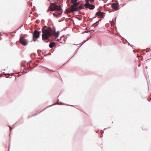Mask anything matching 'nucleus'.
Here are the masks:
<instances>
[{
	"instance_id": "obj_4",
	"label": "nucleus",
	"mask_w": 151,
	"mask_h": 151,
	"mask_svg": "<svg viewBox=\"0 0 151 151\" xmlns=\"http://www.w3.org/2000/svg\"><path fill=\"white\" fill-rule=\"evenodd\" d=\"M51 4H53V6L54 7L55 9V10H57L59 11V12H60L61 10H63V9L61 8V6L60 5H58L56 3H53Z\"/></svg>"
},
{
	"instance_id": "obj_28",
	"label": "nucleus",
	"mask_w": 151,
	"mask_h": 151,
	"mask_svg": "<svg viewBox=\"0 0 151 151\" xmlns=\"http://www.w3.org/2000/svg\"><path fill=\"white\" fill-rule=\"evenodd\" d=\"M86 3H88V2H89V0H86Z\"/></svg>"
},
{
	"instance_id": "obj_3",
	"label": "nucleus",
	"mask_w": 151,
	"mask_h": 151,
	"mask_svg": "<svg viewBox=\"0 0 151 151\" xmlns=\"http://www.w3.org/2000/svg\"><path fill=\"white\" fill-rule=\"evenodd\" d=\"M32 38L33 40L35 42L36 40L40 37V32L37 30H35L33 34Z\"/></svg>"
},
{
	"instance_id": "obj_50",
	"label": "nucleus",
	"mask_w": 151,
	"mask_h": 151,
	"mask_svg": "<svg viewBox=\"0 0 151 151\" xmlns=\"http://www.w3.org/2000/svg\"><path fill=\"white\" fill-rule=\"evenodd\" d=\"M60 94H59L58 96H60Z\"/></svg>"
},
{
	"instance_id": "obj_5",
	"label": "nucleus",
	"mask_w": 151,
	"mask_h": 151,
	"mask_svg": "<svg viewBox=\"0 0 151 151\" xmlns=\"http://www.w3.org/2000/svg\"><path fill=\"white\" fill-rule=\"evenodd\" d=\"M105 13L103 12L98 11L96 13V15L99 16L100 17L104 18Z\"/></svg>"
},
{
	"instance_id": "obj_2",
	"label": "nucleus",
	"mask_w": 151,
	"mask_h": 151,
	"mask_svg": "<svg viewBox=\"0 0 151 151\" xmlns=\"http://www.w3.org/2000/svg\"><path fill=\"white\" fill-rule=\"evenodd\" d=\"M19 40L20 43L22 45L25 46L27 45V41L25 37L20 36Z\"/></svg>"
},
{
	"instance_id": "obj_34",
	"label": "nucleus",
	"mask_w": 151,
	"mask_h": 151,
	"mask_svg": "<svg viewBox=\"0 0 151 151\" xmlns=\"http://www.w3.org/2000/svg\"><path fill=\"white\" fill-rule=\"evenodd\" d=\"M74 55H73V56L69 59V60H70V59L72 57H73L74 56Z\"/></svg>"
},
{
	"instance_id": "obj_18",
	"label": "nucleus",
	"mask_w": 151,
	"mask_h": 151,
	"mask_svg": "<svg viewBox=\"0 0 151 151\" xmlns=\"http://www.w3.org/2000/svg\"><path fill=\"white\" fill-rule=\"evenodd\" d=\"M48 27H47L46 26H45L44 27H43L42 28V30H44V29H47L48 28Z\"/></svg>"
},
{
	"instance_id": "obj_48",
	"label": "nucleus",
	"mask_w": 151,
	"mask_h": 151,
	"mask_svg": "<svg viewBox=\"0 0 151 151\" xmlns=\"http://www.w3.org/2000/svg\"><path fill=\"white\" fill-rule=\"evenodd\" d=\"M43 54V53L42 52V54Z\"/></svg>"
},
{
	"instance_id": "obj_31",
	"label": "nucleus",
	"mask_w": 151,
	"mask_h": 151,
	"mask_svg": "<svg viewBox=\"0 0 151 151\" xmlns=\"http://www.w3.org/2000/svg\"><path fill=\"white\" fill-rule=\"evenodd\" d=\"M36 61L37 62H39V60H36Z\"/></svg>"
},
{
	"instance_id": "obj_51",
	"label": "nucleus",
	"mask_w": 151,
	"mask_h": 151,
	"mask_svg": "<svg viewBox=\"0 0 151 151\" xmlns=\"http://www.w3.org/2000/svg\"><path fill=\"white\" fill-rule=\"evenodd\" d=\"M30 0V1H32V0Z\"/></svg>"
},
{
	"instance_id": "obj_9",
	"label": "nucleus",
	"mask_w": 151,
	"mask_h": 151,
	"mask_svg": "<svg viewBox=\"0 0 151 151\" xmlns=\"http://www.w3.org/2000/svg\"><path fill=\"white\" fill-rule=\"evenodd\" d=\"M62 12L63 11L62 10L60 12H56L55 13H53L52 14L54 16L57 17H58L61 15Z\"/></svg>"
},
{
	"instance_id": "obj_24",
	"label": "nucleus",
	"mask_w": 151,
	"mask_h": 151,
	"mask_svg": "<svg viewBox=\"0 0 151 151\" xmlns=\"http://www.w3.org/2000/svg\"><path fill=\"white\" fill-rule=\"evenodd\" d=\"M10 139L9 140V149H8V151H9V147H10Z\"/></svg>"
},
{
	"instance_id": "obj_17",
	"label": "nucleus",
	"mask_w": 151,
	"mask_h": 151,
	"mask_svg": "<svg viewBox=\"0 0 151 151\" xmlns=\"http://www.w3.org/2000/svg\"><path fill=\"white\" fill-rule=\"evenodd\" d=\"M88 3H90L89 2H88V3H86L84 4H83V7H85L86 8V9H87L88 8L89 6Z\"/></svg>"
},
{
	"instance_id": "obj_8",
	"label": "nucleus",
	"mask_w": 151,
	"mask_h": 151,
	"mask_svg": "<svg viewBox=\"0 0 151 151\" xmlns=\"http://www.w3.org/2000/svg\"><path fill=\"white\" fill-rule=\"evenodd\" d=\"M83 9H84V7H83V4H82L78 7H76V9H74V11L76 12Z\"/></svg>"
},
{
	"instance_id": "obj_33",
	"label": "nucleus",
	"mask_w": 151,
	"mask_h": 151,
	"mask_svg": "<svg viewBox=\"0 0 151 151\" xmlns=\"http://www.w3.org/2000/svg\"><path fill=\"white\" fill-rule=\"evenodd\" d=\"M95 31V30H91V31H93V32H94V31Z\"/></svg>"
},
{
	"instance_id": "obj_40",
	"label": "nucleus",
	"mask_w": 151,
	"mask_h": 151,
	"mask_svg": "<svg viewBox=\"0 0 151 151\" xmlns=\"http://www.w3.org/2000/svg\"><path fill=\"white\" fill-rule=\"evenodd\" d=\"M30 118V116H28L27 117V118Z\"/></svg>"
},
{
	"instance_id": "obj_45",
	"label": "nucleus",
	"mask_w": 151,
	"mask_h": 151,
	"mask_svg": "<svg viewBox=\"0 0 151 151\" xmlns=\"http://www.w3.org/2000/svg\"><path fill=\"white\" fill-rule=\"evenodd\" d=\"M35 64H36V65H38V64H35Z\"/></svg>"
},
{
	"instance_id": "obj_7",
	"label": "nucleus",
	"mask_w": 151,
	"mask_h": 151,
	"mask_svg": "<svg viewBox=\"0 0 151 151\" xmlns=\"http://www.w3.org/2000/svg\"><path fill=\"white\" fill-rule=\"evenodd\" d=\"M118 3H114L112 4L111 7L113 9H115V10H117L119 9L118 8Z\"/></svg>"
},
{
	"instance_id": "obj_27",
	"label": "nucleus",
	"mask_w": 151,
	"mask_h": 151,
	"mask_svg": "<svg viewBox=\"0 0 151 151\" xmlns=\"http://www.w3.org/2000/svg\"><path fill=\"white\" fill-rule=\"evenodd\" d=\"M12 128H10V133H11V130H12ZM9 137H10V134H9Z\"/></svg>"
},
{
	"instance_id": "obj_16",
	"label": "nucleus",
	"mask_w": 151,
	"mask_h": 151,
	"mask_svg": "<svg viewBox=\"0 0 151 151\" xmlns=\"http://www.w3.org/2000/svg\"><path fill=\"white\" fill-rule=\"evenodd\" d=\"M88 4H89V6L88 8L90 9L93 10L94 9L95 6L94 5L91 4L90 3H88Z\"/></svg>"
},
{
	"instance_id": "obj_25",
	"label": "nucleus",
	"mask_w": 151,
	"mask_h": 151,
	"mask_svg": "<svg viewBox=\"0 0 151 151\" xmlns=\"http://www.w3.org/2000/svg\"><path fill=\"white\" fill-rule=\"evenodd\" d=\"M76 18L78 20H79V21H80L81 20V18H79L78 17H76Z\"/></svg>"
},
{
	"instance_id": "obj_15",
	"label": "nucleus",
	"mask_w": 151,
	"mask_h": 151,
	"mask_svg": "<svg viewBox=\"0 0 151 151\" xmlns=\"http://www.w3.org/2000/svg\"><path fill=\"white\" fill-rule=\"evenodd\" d=\"M54 42H52V40H51L49 45V47L50 48H53L54 47Z\"/></svg>"
},
{
	"instance_id": "obj_21",
	"label": "nucleus",
	"mask_w": 151,
	"mask_h": 151,
	"mask_svg": "<svg viewBox=\"0 0 151 151\" xmlns=\"http://www.w3.org/2000/svg\"><path fill=\"white\" fill-rule=\"evenodd\" d=\"M57 102L59 104H65V103H63L61 101H60V102H59V99H58V101H57Z\"/></svg>"
},
{
	"instance_id": "obj_29",
	"label": "nucleus",
	"mask_w": 151,
	"mask_h": 151,
	"mask_svg": "<svg viewBox=\"0 0 151 151\" xmlns=\"http://www.w3.org/2000/svg\"><path fill=\"white\" fill-rule=\"evenodd\" d=\"M3 74H4L5 75H8V74H9V73H5L4 72H3Z\"/></svg>"
},
{
	"instance_id": "obj_1",
	"label": "nucleus",
	"mask_w": 151,
	"mask_h": 151,
	"mask_svg": "<svg viewBox=\"0 0 151 151\" xmlns=\"http://www.w3.org/2000/svg\"><path fill=\"white\" fill-rule=\"evenodd\" d=\"M42 38L43 40H48L50 37L52 36V32L51 27H48L47 29L42 30Z\"/></svg>"
},
{
	"instance_id": "obj_44",
	"label": "nucleus",
	"mask_w": 151,
	"mask_h": 151,
	"mask_svg": "<svg viewBox=\"0 0 151 151\" xmlns=\"http://www.w3.org/2000/svg\"><path fill=\"white\" fill-rule=\"evenodd\" d=\"M27 65H28V64H29V62H28V63H27Z\"/></svg>"
},
{
	"instance_id": "obj_35",
	"label": "nucleus",
	"mask_w": 151,
	"mask_h": 151,
	"mask_svg": "<svg viewBox=\"0 0 151 151\" xmlns=\"http://www.w3.org/2000/svg\"><path fill=\"white\" fill-rule=\"evenodd\" d=\"M88 32V31H85V32Z\"/></svg>"
},
{
	"instance_id": "obj_49",
	"label": "nucleus",
	"mask_w": 151,
	"mask_h": 151,
	"mask_svg": "<svg viewBox=\"0 0 151 151\" xmlns=\"http://www.w3.org/2000/svg\"><path fill=\"white\" fill-rule=\"evenodd\" d=\"M27 69L28 70V68H27Z\"/></svg>"
},
{
	"instance_id": "obj_19",
	"label": "nucleus",
	"mask_w": 151,
	"mask_h": 151,
	"mask_svg": "<svg viewBox=\"0 0 151 151\" xmlns=\"http://www.w3.org/2000/svg\"><path fill=\"white\" fill-rule=\"evenodd\" d=\"M33 55H34V56H35L36 55V54L35 53H34L30 55V57L32 58V59L33 58Z\"/></svg>"
},
{
	"instance_id": "obj_39",
	"label": "nucleus",
	"mask_w": 151,
	"mask_h": 151,
	"mask_svg": "<svg viewBox=\"0 0 151 151\" xmlns=\"http://www.w3.org/2000/svg\"><path fill=\"white\" fill-rule=\"evenodd\" d=\"M151 59V58H148L147 60H150Z\"/></svg>"
},
{
	"instance_id": "obj_30",
	"label": "nucleus",
	"mask_w": 151,
	"mask_h": 151,
	"mask_svg": "<svg viewBox=\"0 0 151 151\" xmlns=\"http://www.w3.org/2000/svg\"><path fill=\"white\" fill-rule=\"evenodd\" d=\"M6 78H11V76H8V77H6Z\"/></svg>"
},
{
	"instance_id": "obj_32",
	"label": "nucleus",
	"mask_w": 151,
	"mask_h": 151,
	"mask_svg": "<svg viewBox=\"0 0 151 151\" xmlns=\"http://www.w3.org/2000/svg\"><path fill=\"white\" fill-rule=\"evenodd\" d=\"M96 16H94V17H93L92 18H96Z\"/></svg>"
},
{
	"instance_id": "obj_20",
	"label": "nucleus",
	"mask_w": 151,
	"mask_h": 151,
	"mask_svg": "<svg viewBox=\"0 0 151 151\" xmlns=\"http://www.w3.org/2000/svg\"><path fill=\"white\" fill-rule=\"evenodd\" d=\"M58 37H55V38L53 40H52V41H59V40L58 38H57Z\"/></svg>"
},
{
	"instance_id": "obj_36",
	"label": "nucleus",
	"mask_w": 151,
	"mask_h": 151,
	"mask_svg": "<svg viewBox=\"0 0 151 151\" xmlns=\"http://www.w3.org/2000/svg\"><path fill=\"white\" fill-rule=\"evenodd\" d=\"M45 42H46L47 43L48 42V41H46Z\"/></svg>"
},
{
	"instance_id": "obj_52",
	"label": "nucleus",
	"mask_w": 151,
	"mask_h": 151,
	"mask_svg": "<svg viewBox=\"0 0 151 151\" xmlns=\"http://www.w3.org/2000/svg\"><path fill=\"white\" fill-rule=\"evenodd\" d=\"M99 1H100L101 0H99Z\"/></svg>"
},
{
	"instance_id": "obj_43",
	"label": "nucleus",
	"mask_w": 151,
	"mask_h": 151,
	"mask_svg": "<svg viewBox=\"0 0 151 151\" xmlns=\"http://www.w3.org/2000/svg\"><path fill=\"white\" fill-rule=\"evenodd\" d=\"M149 52V51H146V52Z\"/></svg>"
},
{
	"instance_id": "obj_47",
	"label": "nucleus",
	"mask_w": 151,
	"mask_h": 151,
	"mask_svg": "<svg viewBox=\"0 0 151 151\" xmlns=\"http://www.w3.org/2000/svg\"><path fill=\"white\" fill-rule=\"evenodd\" d=\"M131 46H133V45H131Z\"/></svg>"
},
{
	"instance_id": "obj_38",
	"label": "nucleus",
	"mask_w": 151,
	"mask_h": 151,
	"mask_svg": "<svg viewBox=\"0 0 151 151\" xmlns=\"http://www.w3.org/2000/svg\"><path fill=\"white\" fill-rule=\"evenodd\" d=\"M49 2H50V1L49 0H47Z\"/></svg>"
},
{
	"instance_id": "obj_11",
	"label": "nucleus",
	"mask_w": 151,
	"mask_h": 151,
	"mask_svg": "<svg viewBox=\"0 0 151 151\" xmlns=\"http://www.w3.org/2000/svg\"><path fill=\"white\" fill-rule=\"evenodd\" d=\"M53 4V3H50V6L49 7L47 12L49 10H50L51 11L55 10V9L54 7L53 6V4Z\"/></svg>"
},
{
	"instance_id": "obj_41",
	"label": "nucleus",
	"mask_w": 151,
	"mask_h": 151,
	"mask_svg": "<svg viewBox=\"0 0 151 151\" xmlns=\"http://www.w3.org/2000/svg\"><path fill=\"white\" fill-rule=\"evenodd\" d=\"M66 104V105H67V104ZM67 105H69V106H71V105H67Z\"/></svg>"
},
{
	"instance_id": "obj_14",
	"label": "nucleus",
	"mask_w": 151,
	"mask_h": 151,
	"mask_svg": "<svg viewBox=\"0 0 151 151\" xmlns=\"http://www.w3.org/2000/svg\"><path fill=\"white\" fill-rule=\"evenodd\" d=\"M53 104H51V105H49V106H47L45 107L43 109H42V111H40L38 114H34V115H32L31 116H35L37 114H40V113L42 111H44V110H45V109H46L47 108H48L50 107V106H51Z\"/></svg>"
},
{
	"instance_id": "obj_23",
	"label": "nucleus",
	"mask_w": 151,
	"mask_h": 151,
	"mask_svg": "<svg viewBox=\"0 0 151 151\" xmlns=\"http://www.w3.org/2000/svg\"><path fill=\"white\" fill-rule=\"evenodd\" d=\"M37 53H38V55L40 56L41 55V54H40V52H41V51L40 50H37Z\"/></svg>"
},
{
	"instance_id": "obj_37",
	"label": "nucleus",
	"mask_w": 151,
	"mask_h": 151,
	"mask_svg": "<svg viewBox=\"0 0 151 151\" xmlns=\"http://www.w3.org/2000/svg\"><path fill=\"white\" fill-rule=\"evenodd\" d=\"M140 65H141L140 64V63H139V66H140Z\"/></svg>"
},
{
	"instance_id": "obj_26",
	"label": "nucleus",
	"mask_w": 151,
	"mask_h": 151,
	"mask_svg": "<svg viewBox=\"0 0 151 151\" xmlns=\"http://www.w3.org/2000/svg\"><path fill=\"white\" fill-rule=\"evenodd\" d=\"M87 40H84L83 42H82V45H83V43H84L85 42H86Z\"/></svg>"
},
{
	"instance_id": "obj_10",
	"label": "nucleus",
	"mask_w": 151,
	"mask_h": 151,
	"mask_svg": "<svg viewBox=\"0 0 151 151\" xmlns=\"http://www.w3.org/2000/svg\"><path fill=\"white\" fill-rule=\"evenodd\" d=\"M78 1V0H72L71 3L72 4L71 5V6L73 8V9H76L75 4H76V2L77 1Z\"/></svg>"
},
{
	"instance_id": "obj_22",
	"label": "nucleus",
	"mask_w": 151,
	"mask_h": 151,
	"mask_svg": "<svg viewBox=\"0 0 151 151\" xmlns=\"http://www.w3.org/2000/svg\"><path fill=\"white\" fill-rule=\"evenodd\" d=\"M79 3L78 1H77L76 4H75V7H76L77 6L79 5Z\"/></svg>"
},
{
	"instance_id": "obj_6",
	"label": "nucleus",
	"mask_w": 151,
	"mask_h": 151,
	"mask_svg": "<svg viewBox=\"0 0 151 151\" xmlns=\"http://www.w3.org/2000/svg\"><path fill=\"white\" fill-rule=\"evenodd\" d=\"M74 12V9H73L71 6L70 8L66 9L65 12L67 14H68L71 12Z\"/></svg>"
},
{
	"instance_id": "obj_12",
	"label": "nucleus",
	"mask_w": 151,
	"mask_h": 151,
	"mask_svg": "<svg viewBox=\"0 0 151 151\" xmlns=\"http://www.w3.org/2000/svg\"><path fill=\"white\" fill-rule=\"evenodd\" d=\"M101 20H102L101 19H100L98 20V21H97L96 22L93 24H92V26L91 27V28H94L95 27L98 26L99 24V22L101 21Z\"/></svg>"
},
{
	"instance_id": "obj_13",
	"label": "nucleus",
	"mask_w": 151,
	"mask_h": 151,
	"mask_svg": "<svg viewBox=\"0 0 151 151\" xmlns=\"http://www.w3.org/2000/svg\"><path fill=\"white\" fill-rule=\"evenodd\" d=\"M59 35V31H57V32H56L55 30V29L54 32H52V36L55 37H58Z\"/></svg>"
},
{
	"instance_id": "obj_46",
	"label": "nucleus",
	"mask_w": 151,
	"mask_h": 151,
	"mask_svg": "<svg viewBox=\"0 0 151 151\" xmlns=\"http://www.w3.org/2000/svg\"><path fill=\"white\" fill-rule=\"evenodd\" d=\"M110 128V127H108V128Z\"/></svg>"
},
{
	"instance_id": "obj_42",
	"label": "nucleus",
	"mask_w": 151,
	"mask_h": 151,
	"mask_svg": "<svg viewBox=\"0 0 151 151\" xmlns=\"http://www.w3.org/2000/svg\"><path fill=\"white\" fill-rule=\"evenodd\" d=\"M106 128H105L104 129V130H105V129H106Z\"/></svg>"
}]
</instances>
